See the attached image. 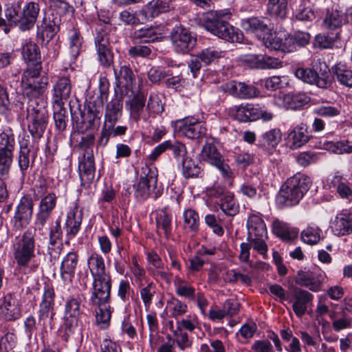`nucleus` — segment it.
<instances>
[{
    "label": "nucleus",
    "mask_w": 352,
    "mask_h": 352,
    "mask_svg": "<svg viewBox=\"0 0 352 352\" xmlns=\"http://www.w3.org/2000/svg\"><path fill=\"white\" fill-rule=\"evenodd\" d=\"M145 100L143 95H136L131 100V115L135 122H138L140 120V113L145 106Z\"/></svg>",
    "instance_id": "bf43d9fd"
},
{
    "label": "nucleus",
    "mask_w": 352,
    "mask_h": 352,
    "mask_svg": "<svg viewBox=\"0 0 352 352\" xmlns=\"http://www.w3.org/2000/svg\"><path fill=\"white\" fill-rule=\"evenodd\" d=\"M295 76L304 82L317 86L318 76L313 69L298 68L295 72Z\"/></svg>",
    "instance_id": "680f3d73"
},
{
    "label": "nucleus",
    "mask_w": 352,
    "mask_h": 352,
    "mask_svg": "<svg viewBox=\"0 0 352 352\" xmlns=\"http://www.w3.org/2000/svg\"><path fill=\"white\" fill-rule=\"evenodd\" d=\"M122 96H118L116 92L115 96L107 104L104 113V123L116 124L122 116Z\"/></svg>",
    "instance_id": "393cba45"
},
{
    "label": "nucleus",
    "mask_w": 352,
    "mask_h": 352,
    "mask_svg": "<svg viewBox=\"0 0 352 352\" xmlns=\"http://www.w3.org/2000/svg\"><path fill=\"white\" fill-rule=\"evenodd\" d=\"M341 38L340 32H336L335 36L318 34L315 37L314 46L320 49L331 48L335 43Z\"/></svg>",
    "instance_id": "5fc2aeb1"
},
{
    "label": "nucleus",
    "mask_w": 352,
    "mask_h": 352,
    "mask_svg": "<svg viewBox=\"0 0 352 352\" xmlns=\"http://www.w3.org/2000/svg\"><path fill=\"white\" fill-rule=\"evenodd\" d=\"M326 146L327 150L336 154L352 153V142L348 140L329 142Z\"/></svg>",
    "instance_id": "13d9d810"
},
{
    "label": "nucleus",
    "mask_w": 352,
    "mask_h": 352,
    "mask_svg": "<svg viewBox=\"0 0 352 352\" xmlns=\"http://www.w3.org/2000/svg\"><path fill=\"white\" fill-rule=\"evenodd\" d=\"M95 45L101 65L104 67H110L113 62V55L110 49L108 34L102 28L96 30Z\"/></svg>",
    "instance_id": "f8f14e48"
},
{
    "label": "nucleus",
    "mask_w": 352,
    "mask_h": 352,
    "mask_svg": "<svg viewBox=\"0 0 352 352\" xmlns=\"http://www.w3.org/2000/svg\"><path fill=\"white\" fill-rule=\"evenodd\" d=\"M248 237L266 236L267 228L263 219L258 214H252L247 221Z\"/></svg>",
    "instance_id": "7c9ffc66"
},
{
    "label": "nucleus",
    "mask_w": 352,
    "mask_h": 352,
    "mask_svg": "<svg viewBox=\"0 0 352 352\" xmlns=\"http://www.w3.org/2000/svg\"><path fill=\"white\" fill-rule=\"evenodd\" d=\"M309 98L304 93L287 94L283 96V105L288 109H298L307 104Z\"/></svg>",
    "instance_id": "e433bc0d"
},
{
    "label": "nucleus",
    "mask_w": 352,
    "mask_h": 352,
    "mask_svg": "<svg viewBox=\"0 0 352 352\" xmlns=\"http://www.w3.org/2000/svg\"><path fill=\"white\" fill-rule=\"evenodd\" d=\"M22 56L28 63V68H35L36 64H40V53L38 47L32 42L26 43L22 48Z\"/></svg>",
    "instance_id": "58836bf2"
},
{
    "label": "nucleus",
    "mask_w": 352,
    "mask_h": 352,
    "mask_svg": "<svg viewBox=\"0 0 352 352\" xmlns=\"http://www.w3.org/2000/svg\"><path fill=\"white\" fill-rule=\"evenodd\" d=\"M200 219L197 211L192 208L183 212V228L186 232L195 233L199 229Z\"/></svg>",
    "instance_id": "c9c22d12"
},
{
    "label": "nucleus",
    "mask_w": 352,
    "mask_h": 352,
    "mask_svg": "<svg viewBox=\"0 0 352 352\" xmlns=\"http://www.w3.org/2000/svg\"><path fill=\"white\" fill-rule=\"evenodd\" d=\"M175 292L181 297L190 300H195V289L185 280L178 278L175 282Z\"/></svg>",
    "instance_id": "864d4df0"
},
{
    "label": "nucleus",
    "mask_w": 352,
    "mask_h": 352,
    "mask_svg": "<svg viewBox=\"0 0 352 352\" xmlns=\"http://www.w3.org/2000/svg\"><path fill=\"white\" fill-rule=\"evenodd\" d=\"M55 292L52 286L46 285L44 287L39 309L45 311H54Z\"/></svg>",
    "instance_id": "8fccbe9b"
},
{
    "label": "nucleus",
    "mask_w": 352,
    "mask_h": 352,
    "mask_svg": "<svg viewBox=\"0 0 352 352\" xmlns=\"http://www.w3.org/2000/svg\"><path fill=\"white\" fill-rule=\"evenodd\" d=\"M134 196L138 201H144L150 197L156 199L161 196L163 192V188L161 186L151 185L143 181H139L134 186Z\"/></svg>",
    "instance_id": "5701e85b"
},
{
    "label": "nucleus",
    "mask_w": 352,
    "mask_h": 352,
    "mask_svg": "<svg viewBox=\"0 0 352 352\" xmlns=\"http://www.w3.org/2000/svg\"><path fill=\"white\" fill-rule=\"evenodd\" d=\"M324 280V276L322 274H316L309 270L298 271L294 278L297 285L306 287L314 292L321 290Z\"/></svg>",
    "instance_id": "f3484780"
},
{
    "label": "nucleus",
    "mask_w": 352,
    "mask_h": 352,
    "mask_svg": "<svg viewBox=\"0 0 352 352\" xmlns=\"http://www.w3.org/2000/svg\"><path fill=\"white\" fill-rule=\"evenodd\" d=\"M41 65L36 64L35 68H29L24 72L21 81L24 86V94L30 98L36 99L42 95L47 89L48 79L46 77H42L40 79L36 78L40 74Z\"/></svg>",
    "instance_id": "20e7f679"
},
{
    "label": "nucleus",
    "mask_w": 352,
    "mask_h": 352,
    "mask_svg": "<svg viewBox=\"0 0 352 352\" xmlns=\"http://www.w3.org/2000/svg\"><path fill=\"white\" fill-rule=\"evenodd\" d=\"M293 298V311L300 318L307 312L309 305L312 303L314 296L307 290L296 288L294 289Z\"/></svg>",
    "instance_id": "aec40b11"
},
{
    "label": "nucleus",
    "mask_w": 352,
    "mask_h": 352,
    "mask_svg": "<svg viewBox=\"0 0 352 352\" xmlns=\"http://www.w3.org/2000/svg\"><path fill=\"white\" fill-rule=\"evenodd\" d=\"M313 70L317 74V87L322 89L329 88L332 83L330 76V69L327 63L321 58H317L313 62Z\"/></svg>",
    "instance_id": "cd10ccee"
},
{
    "label": "nucleus",
    "mask_w": 352,
    "mask_h": 352,
    "mask_svg": "<svg viewBox=\"0 0 352 352\" xmlns=\"http://www.w3.org/2000/svg\"><path fill=\"white\" fill-rule=\"evenodd\" d=\"M333 73L341 85L352 87V71L344 65L341 63L336 65L333 68Z\"/></svg>",
    "instance_id": "a18cd8bd"
},
{
    "label": "nucleus",
    "mask_w": 352,
    "mask_h": 352,
    "mask_svg": "<svg viewBox=\"0 0 352 352\" xmlns=\"http://www.w3.org/2000/svg\"><path fill=\"white\" fill-rule=\"evenodd\" d=\"M282 133L279 129H272L263 135V140L272 147L276 146L280 142Z\"/></svg>",
    "instance_id": "774afa93"
},
{
    "label": "nucleus",
    "mask_w": 352,
    "mask_h": 352,
    "mask_svg": "<svg viewBox=\"0 0 352 352\" xmlns=\"http://www.w3.org/2000/svg\"><path fill=\"white\" fill-rule=\"evenodd\" d=\"M229 90L232 94L240 98H250L258 94L256 87L241 82H231L229 85Z\"/></svg>",
    "instance_id": "ea45409f"
},
{
    "label": "nucleus",
    "mask_w": 352,
    "mask_h": 352,
    "mask_svg": "<svg viewBox=\"0 0 352 352\" xmlns=\"http://www.w3.org/2000/svg\"><path fill=\"white\" fill-rule=\"evenodd\" d=\"M223 52L214 47H209L192 56L188 63V68L194 78L197 76L203 65H209L222 57Z\"/></svg>",
    "instance_id": "9d476101"
},
{
    "label": "nucleus",
    "mask_w": 352,
    "mask_h": 352,
    "mask_svg": "<svg viewBox=\"0 0 352 352\" xmlns=\"http://www.w3.org/2000/svg\"><path fill=\"white\" fill-rule=\"evenodd\" d=\"M263 43L264 45L271 50H280L284 52H289L286 47V37L283 40L278 36L277 34L272 33L271 31L265 34L263 38Z\"/></svg>",
    "instance_id": "a19ab883"
},
{
    "label": "nucleus",
    "mask_w": 352,
    "mask_h": 352,
    "mask_svg": "<svg viewBox=\"0 0 352 352\" xmlns=\"http://www.w3.org/2000/svg\"><path fill=\"white\" fill-rule=\"evenodd\" d=\"M111 277L93 279L91 302L95 306H102L109 303L111 291Z\"/></svg>",
    "instance_id": "1a4fd4ad"
},
{
    "label": "nucleus",
    "mask_w": 352,
    "mask_h": 352,
    "mask_svg": "<svg viewBox=\"0 0 352 352\" xmlns=\"http://www.w3.org/2000/svg\"><path fill=\"white\" fill-rule=\"evenodd\" d=\"M78 170L82 184L89 185L95 177V163L92 151H86L79 161Z\"/></svg>",
    "instance_id": "a211bd4d"
},
{
    "label": "nucleus",
    "mask_w": 352,
    "mask_h": 352,
    "mask_svg": "<svg viewBox=\"0 0 352 352\" xmlns=\"http://www.w3.org/2000/svg\"><path fill=\"white\" fill-rule=\"evenodd\" d=\"M39 10L40 8L38 3H28L23 8L22 14L20 16L19 29L22 31L31 29L35 24Z\"/></svg>",
    "instance_id": "4be33fe9"
},
{
    "label": "nucleus",
    "mask_w": 352,
    "mask_h": 352,
    "mask_svg": "<svg viewBox=\"0 0 352 352\" xmlns=\"http://www.w3.org/2000/svg\"><path fill=\"white\" fill-rule=\"evenodd\" d=\"M139 181L151 185H157V170L155 167L145 165L142 168Z\"/></svg>",
    "instance_id": "69168bd1"
},
{
    "label": "nucleus",
    "mask_w": 352,
    "mask_h": 352,
    "mask_svg": "<svg viewBox=\"0 0 352 352\" xmlns=\"http://www.w3.org/2000/svg\"><path fill=\"white\" fill-rule=\"evenodd\" d=\"M87 266L93 279L111 276L106 271L104 260L98 253H92L87 259Z\"/></svg>",
    "instance_id": "bb28decb"
},
{
    "label": "nucleus",
    "mask_w": 352,
    "mask_h": 352,
    "mask_svg": "<svg viewBox=\"0 0 352 352\" xmlns=\"http://www.w3.org/2000/svg\"><path fill=\"white\" fill-rule=\"evenodd\" d=\"M230 14L226 10H211L202 14L200 24L208 32L221 39L230 43H240L243 40V34L228 23Z\"/></svg>",
    "instance_id": "f257e3e1"
},
{
    "label": "nucleus",
    "mask_w": 352,
    "mask_h": 352,
    "mask_svg": "<svg viewBox=\"0 0 352 352\" xmlns=\"http://www.w3.org/2000/svg\"><path fill=\"white\" fill-rule=\"evenodd\" d=\"M243 27L247 32L254 33L260 38H263L272 30L271 27L264 21L256 17L250 18L245 21Z\"/></svg>",
    "instance_id": "2f4dec72"
},
{
    "label": "nucleus",
    "mask_w": 352,
    "mask_h": 352,
    "mask_svg": "<svg viewBox=\"0 0 352 352\" xmlns=\"http://www.w3.org/2000/svg\"><path fill=\"white\" fill-rule=\"evenodd\" d=\"M310 38L311 36L307 32H296L286 37V45H287L286 50L290 52L296 50L297 47H305L309 44Z\"/></svg>",
    "instance_id": "f704fd0d"
},
{
    "label": "nucleus",
    "mask_w": 352,
    "mask_h": 352,
    "mask_svg": "<svg viewBox=\"0 0 352 352\" xmlns=\"http://www.w3.org/2000/svg\"><path fill=\"white\" fill-rule=\"evenodd\" d=\"M272 230L276 236L285 241H292L298 234V230L296 228H291L287 223L278 220L273 222Z\"/></svg>",
    "instance_id": "72a5a7b5"
},
{
    "label": "nucleus",
    "mask_w": 352,
    "mask_h": 352,
    "mask_svg": "<svg viewBox=\"0 0 352 352\" xmlns=\"http://www.w3.org/2000/svg\"><path fill=\"white\" fill-rule=\"evenodd\" d=\"M202 169L199 162L186 157L182 162V175L186 179L202 177Z\"/></svg>",
    "instance_id": "37998d69"
},
{
    "label": "nucleus",
    "mask_w": 352,
    "mask_h": 352,
    "mask_svg": "<svg viewBox=\"0 0 352 352\" xmlns=\"http://www.w3.org/2000/svg\"><path fill=\"white\" fill-rule=\"evenodd\" d=\"M201 158L202 160L214 166L219 163L222 160V157L216 146L210 143L205 144L202 148Z\"/></svg>",
    "instance_id": "de8ad7c7"
},
{
    "label": "nucleus",
    "mask_w": 352,
    "mask_h": 352,
    "mask_svg": "<svg viewBox=\"0 0 352 352\" xmlns=\"http://www.w3.org/2000/svg\"><path fill=\"white\" fill-rule=\"evenodd\" d=\"M83 43V38L79 29L73 28L67 34V45L69 53L74 58L80 54Z\"/></svg>",
    "instance_id": "473e14b6"
},
{
    "label": "nucleus",
    "mask_w": 352,
    "mask_h": 352,
    "mask_svg": "<svg viewBox=\"0 0 352 352\" xmlns=\"http://www.w3.org/2000/svg\"><path fill=\"white\" fill-rule=\"evenodd\" d=\"M310 178L300 174H296L289 178L282 186L278 199L286 206L297 204L309 189Z\"/></svg>",
    "instance_id": "f03ea898"
},
{
    "label": "nucleus",
    "mask_w": 352,
    "mask_h": 352,
    "mask_svg": "<svg viewBox=\"0 0 352 352\" xmlns=\"http://www.w3.org/2000/svg\"><path fill=\"white\" fill-rule=\"evenodd\" d=\"M82 221V211L76 203L70 208L67 213L64 226L68 240L74 239L80 230Z\"/></svg>",
    "instance_id": "dca6fc26"
},
{
    "label": "nucleus",
    "mask_w": 352,
    "mask_h": 352,
    "mask_svg": "<svg viewBox=\"0 0 352 352\" xmlns=\"http://www.w3.org/2000/svg\"><path fill=\"white\" fill-rule=\"evenodd\" d=\"M60 19L49 10L45 12L40 24L37 25L38 35L43 41L49 42L59 30Z\"/></svg>",
    "instance_id": "2eb2a0df"
},
{
    "label": "nucleus",
    "mask_w": 352,
    "mask_h": 352,
    "mask_svg": "<svg viewBox=\"0 0 352 352\" xmlns=\"http://www.w3.org/2000/svg\"><path fill=\"white\" fill-rule=\"evenodd\" d=\"M0 315L8 321L17 320L21 316L19 300L12 294H6L0 303Z\"/></svg>",
    "instance_id": "6ab92c4d"
},
{
    "label": "nucleus",
    "mask_w": 352,
    "mask_h": 352,
    "mask_svg": "<svg viewBox=\"0 0 352 352\" xmlns=\"http://www.w3.org/2000/svg\"><path fill=\"white\" fill-rule=\"evenodd\" d=\"M313 112L318 116L333 118L340 113V108L330 105H321L315 107Z\"/></svg>",
    "instance_id": "338daca9"
},
{
    "label": "nucleus",
    "mask_w": 352,
    "mask_h": 352,
    "mask_svg": "<svg viewBox=\"0 0 352 352\" xmlns=\"http://www.w3.org/2000/svg\"><path fill=\"white\" fill-rule=\"evenodd\" d=\"M57 196L54 192H49L41 198L38 210L35 216V224L43 228L50 219L57 204Z\"/></svg>",
    "instance_id": "4468645a"
},
{
    "label": "nucleus",
    "mask_w": 352,
    "mask_h": 352,
    "mask_svg": "<svg viewBox=\"0 0 352 352\" xmlns=\"http://www.w3.org/2000/svg\"><path fill=\"white\" fill-rule=\"evenodd\" d=\"M344 14L338 10H327L323 20L324 28L329 31L340 32V28L346 23Z\"/></svg>",
    "instance_id": "a878e982"
},
{
    "label": "nucleus",
    "mask_w": 352,
    "mask_h": 352,
    "mask_svg": "<svg viewBox=\"0 0 352 352\" xmlns=\"http://www.w3.org/2000/svg\"><path fill=\"white\" fill-rule=\"evenodd\" d=\"M78 256L74 252H70L67 254L62 261L60 265V274L63 277L67 274L72 276L74 274L75 269L78 265Z\"/></svg>",
    "instance_id": "49530a36"
},
{
    "label": "nucleus",
    "mask_w": 352,
    "mask_h": 352,
    "mask_svg": "<svg viewBox=\"0 0 352 352\" xmlns=\"http://www.w3.org/2000/svg\"><path fill=\"white\" fill-rule=\"evenodd\" d=\"M320 230L317 227H307L301 232V239L304 243L314 245L320 241Z\"/></svg>",
    "instance_id": "0e129e2a"
},
{
    "label": "nucleus",
    "mask_w": 352,
    "mask_h": 352,
    "mask_svg": "<svg viewBox=\"0 0 352 352\" xmlns=\"http://www.w3.org/2000/svg\"><path fill=\"white\" fill-rule=\"evenodd\" d=\"M156 223L160 230H162L166 238H168L172 233V216L166 209H161L157 211Z\"/></svg>",
    "instance_id": "c03bdc74"
},
{
    "label": "nucleus",
    "mask_w": 352,
    "mask_h": 352,
    "mask_svg": "<svg viewBox=\"0 0 352 352\" xmlns=\"http://www.w3.org/2000/svg\"><path fill=\"white\" fill-rule=\"evenodd\" d=\"M114 74L119 85H122L127 89L131 86L134 80V75L129 67L126 65L121 66L118 72L114 69Z\"/></svg>",
    "instance_id": "3c124183"
},
{
    "label": "nucleus",
    "mask_w": 352,
    "mask_h": 352,
    "mask_svg": "<svg viewBox=\"0 0 352 352\" xmlns=\"http://www.w3.org/2000/svg\"><path fill=\"white\" fill-rule=\"evenodd\" d=\"M34 210V201L30 195L23 196L17 205L12 219L15 230H21L26 228L30 223Z\"/></svg>",
    "instance_id": "0eeeda50"
},
{
    "label": "nucleus",
    "mask_w": 352,
    "mask_h": 352,
    "mask_svg": "<svg viewBox=\"0 0 352 352\" xmlns=\"http://www.w3.org/2000/svg\"><path fill=\"white\" fill-rule=\"evenodd\" d=\"M331 228L333 234L341 236L352 233V214L342 212L337 214L331 223Z\"/></svg>",
    "instance_id": "b1692460"
},
{
    "label": "nucleus",
    "mask_w": 352,
    "mask_h": 352,
    "mask_svg": "<svg viewBox=\"0 0 352 352\" xmlns=\"http://www.w3.org/2000/svg\"><path fill=\"white\" fill-rule=\"evenodd\" d=\"M15 147L14 136L10 129L0 133V175L6 177L10 173Z\"/></svg>",
    "instance_id": "423d86ee"
},
{
    "label": "nucleus",
    "mask_w": 352,
    "mask_h": 352,
    "mask_svg": "<svg viewBox=\"0 0 352 352\" xmlns=\"http://www.w3.org/2000/svg\"><path fill=\"white\" fill-rule=\"evenodd\" d=\"M176 130L189 139H199L206 133L205 124L195 118H185L177 120Z\"/></svg>",
    "instance_id": "ddd939ff"
},
{
    "label": "nucleus",
    "mask_w": 352,
    "mask_h": 352,
    "mask_svg": "<svg viewBox=\"0 0 352 352\" xmlns=\"http://www.w3.org/2000/svg\"><path fill=\"white\" fill-rule=\"evenodd\" d=\"M27 116L30 120L41 122L47 124L48 112L42 104H38L37 100L30 99L27 108Z\"/></svg>",
    "instance_id": "c85d7f7f"
},
{
    "label": "nucleus",
    "mask_w": 352,
    "mask_h": 352,
    "mask_svg": "<svg viewBox=\"0 0 352 352\" xmlns=\"http://www.w3.org/2000/svg\"><path fill=\"white\" fill-rule=\"evenodd\" d=\"M19 144L20 150L18 157V164L21 174L24 177L30 166L35 161L38 147L33 141L30 140L28 136L23 138L19 142Z\"/></svg>",
    "instance_id": "9b49d317"
},
{
    "label": "nucleus",
    "mask_w": 352,
    "mask_h": 352,
    "mask_svg": "<svg viewBox=\"0 0 352 352\" xmlns=\"http://www.w3.org/2000/svg\"><path fill=\"white\" fill-rule=\"evenodd\" d=\"M55 315V311L38 309L37 326L40 329L42 335L53 329L54 326V320Z\"/></svg>",
    "instance_id": "79ce46f5"
},
{
    "label": "nucleus",
    "mask_w": 352,
    "mask_h": 352,
    "mask_svg": "<svg viewBox=\"0 0 352 352\" xmlns=\"http://www.w3.org/2000/svg\"><path fill=\"white\" fill-rule=\"evenodd\" d=\"M98 311L96 312V322L98 327L102 329H105L109 326L111 313L109 304L102 306H98Z\"/></svg>",
    "instance_id": "4d7b16f0"
},
{
    "label": "nucleus",
    "mask_w": 352,
    "mask_h": 352,
    "mask_svg": "<svg viewBox=\"0 0 352 352\" xmlns=\"http://www.w3.org/2000/svg\"><path fill=\"white\" fill-rule=\"evenodd\" d=\"M35 235V229L29 228L13 242L12 253L19 266L27 267L34 258Z\"/></svg>",
    "instance_id": "7ed1b4c3"
},
{
    "label": "nucleus",
    "mask_w": 352,
    "mask_h": 352,
    "mask_svg": "<svg viewBox=\"0 0 352 352\" xmlns=\"http://www.w3.org/2000/svg\"><path fill=\"white\" fill-rule=\"evenodd\" d=\"M267 12L276 21L285 19L288 12V0H267Z\"/></svg>",
    "instance_id": "c756f323"
},
{
    "label": "nucleus",
    "mask_w": 352,
    "mask_h": 352,
    "mask_svg": "<svg viewBox=\"0 0 352 352\" xmlns=\"http://www.w3.org/2000/svg\"><path fill=\"white\" fill-rule=\"evenodd\" d=\"M170 4V0H152L145 6L143 12L146 16L154 18L161 12L168 11Z\"/></svg>",
    "instance_id": "4c0bfd02"
},
{
    "label": "nucleus",
    "mask_w": 352,
    "mask_h": 352,
    "mask_svg": "<svg viewBox=\"0 0 352 352\" xmlns=\"http://www.w3.org/2000/svg\"><path fill=\"white\" fill-rule=\"evenodd\" d=\"M53 110L56 127L58 130L63 131L67 127V110L65 108L64 104H54Z\"/></svg>",
    "instance_id": "603ef678"
},
{
    "label": "nucleus",
    "mask_w": 352,
    "mask_h": 352,
    "mask_svg": "<svg viewBox=\"0 0 352 352\" xmlns=\"http://www.w3.org/2000/svg\"><path fill=\"white\" fill-rule=\"evenodd\" d=\"M220 208L225 214L230 216H234L238 212V207L231 194L223 195L220 201Z\"/></svg>",
    "instance_id": "052dcab7"
},
{
    "label": "nucleus",
    "mask_w": 352,
    "mask_h": 352,
    "mask_svg": "<svg viewBox=\"0 0 352 352\" xmlns=\"http://www.w3.org/2000/svg\"><path fill=\"white\" fill-rule=\"evenodd\" d=\"M289 137L292 140V146L295 148L306 144L309 138L307 129L302 124L295 127L289 133Z\"/></svg>",
    "instance_id": "09e8293b"
},
{
    "label": "nucleus",
    "mask_w": 352,
    "mask_h": 352,
    "mask_svg": "<svg viewBox=\"0 0 352 352\" xmlns=\"http://www.w3.org/2000/svg\"><path fill=\"white\" fill-rule=\"evenodd\" d=\"M170 39L175 51L182 54L189 52L197 43L196 38L188 30L182 25L173 28L170 34Z\"/></svg>",
    "instance_id": "6e6552de"
},
{
    "label": "nucleus",
    "mask_w": 352,
    "mask_h": 352,
    "mask_svg": "<svg viewBox=\"0 0 352 352\" xmlns=\"http://www.w3.org/2000/svg\"><path fill=\"white\" fill-rule=\"evenodd\" d=\"M131 38L135 43L140 41L142 43L154 42L157 36L152 28H141L133 32Z\"/></svg>",
    "instance_id": "6e6d98bb"
},
{
    "label": "nucleus",
    "mask_w": 352,
    "mask_h": 352,
    "mask_svg": "<svg viewBox=\"0 0 352 352\" xmlns=\"http://www.w3.org/2000/svg\"><path fill=\"white\" fill-rule=\"evenodd\" d=\"M82 314L80 300L78 298H69L65 305L64 333L62 338L65 341L74 334L78 329L79 317Z\"/></svg>",
    "instance_id": "39448f33"
},
{
    "label": "nucleus",
    "mask_w": 352,
    "mask_h": 352,
    "mask_svg": "<svg viewBox=\"0 0 352 352\" xmlns=\"http://www.w3.org/2000/svg\"><path fill=\"white\" fill-rule=\"evenodd\" d=\"M267 236H256L247 238V240L250 242L251 246L255 250L258 254L263 256V258L267 257L268 247L265 242V239Z\"/></svg>",
    "instance_id": "e2e57ef3"
},
{
    "label": "nucleus",
    "mask_w": 352,
    "mask_h": 352,
    "mask_svg": "<svg viewBox=\"0 0 352 352\" xmlns=\"http://www.w3.org/2000/svg\"><path fill=\"white\" fill-rule=\"evenodd\" d=\"M71 90V81L68 77L58 78L53 87V104H64L70 96Z\"/></svg>",
    "instance_id": "412c9836"
}]
</instances>
